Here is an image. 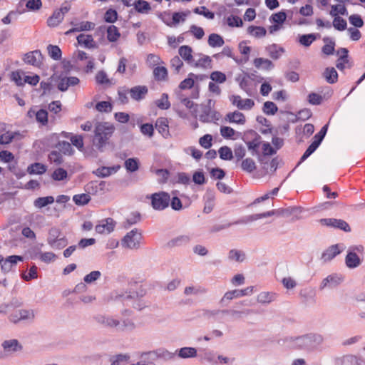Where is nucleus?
Segmentation results:
<instances>
[{
  "mask_svg": "<svg viewBox=\"0 0 365 365\" xmlns=\"http://www.w3.org/2000/svg\"><path fill=\"white\" fill-rule=\"evenodd\" d=\"M58 143H60L59 135L57 133H51L42 140L43 145L47 148H57Z\"/></svg>",
  "mask_w": 365,
  "mask_h": 365,
  "instance_id": "obj_35",
  "label": "nucleus"
},
{
  "mask_svg": "<svg viewBox=\"0 0 365 365\" xmlns=\"http://www.w3.org/2000/svg\"><path fill=\"white\" fill-rule=\"evenodd\" d=\"M262 110L266 115H272L277 112L278 108L273 102L266 101L263 105Z\"/></svg>",
  "mask_w": 365,
  "mask_h": 365,
  "instance_id": "obj_54",
  "label": "nucleus"
},
{
  "mask_svg": "<svg viewBox=\"0 0 365 365\" xmlns=\"http://www.w3.org/2000/svg\"><path fill=\"white\" fill-rule=\"evenodd\" d=\"M202 76L196 75L192 73H190L187 78L184 79L179 85V88L181 90L190 89L192 90L191 97L192 98H197L199 97V86L195 84V81L202 80Z\"/></svg>",
  "mask_w": 365,
  "mask_h": 365,
  "instance_id": "obj_5",
  "label": "nucleus"
},
{
  "mask_svg": "<svg viewBox=\"0 0 365 365\" xmlns=\"http://www.w3.org/2000/svg\"><path fill=\"white\" fill-rule=\"evenodd\" d=\"M319 222L322 225L337 228L347 232L351 231L349 224L341 219L322 218Z\"/></svg>",
  "mask_w": 365,
  "mask_h": 365,
  "instance_id": "obj_10",
  "label": "nucleus"
},
{
  "mask_svg": "<svg viewBox=\"0 0 365 365\" xmlns=\"http://www.w3.org/2000/svg\"><path fill=\"white\" fill-rule=\"evenodd\" d=\"M135 9L140 13H147L150 10V4L144 0H138L134 3Z\"/></svg>",
  "mask_w": 365,
  "mask_h": 365,
  "instance_id": "obj_57",
  "label": "nucleus"
},
{
  "mask_svg": "<svg viewBox=\"0 0 365 365\" xmlns=\"http://www.w3.org/2000/svg\"><path fill=\"white\" fill-rule=\"evenodd\" d=\"M274 213H275L274 210H271V211H268V212H263V213L248 215V216L244 217L243 218L240 219L236 223L246 224L250 222L255 221V220H257L261 218L270 217V216L274 215Z\"/></svg>",
  "mask_w": 365,
  "mask_h": 365,
  "instance_id": "obj_26",
  "label": "nucleus"
},
{
  "mask_svg": "<svg viewBox=\"0 0 365 365\" xmlns=\"http://www.w3.org/2000/svg\"><path fill=\"white\" fill-rule=\"evenodd\" d=\"M276 294L273 292H264L257 296V301L262 304L269 303L274 300Z\"/></svg>",
  "mask_w": 365,
  "mask_h": 365,
  "instance_id": "obj_50",
  "label": "nucleus"
},
{
  "mask_svg": "<svg viewBox=\"0 0 365 365\" xmlns=\"http://www.w3.org/2000/svg\"><path fill=\"white\" fill-rule=\"evenodd\" d=\"M119 37L120 33L118 28L115 26H110L107 30L108 39L111 42H114L116 41Z\"/></svg>",
  "mask_w": 365,
  "mask_h": 365,
  "instance_id": "obj_59",
  "label": "nucleus"
},
{
  "mask_svg": "<svg viewBox=\"0 0 365 365\" xmlns=\"http://www.w3.org/2000/svg\"><path fill=\"white\" fill-rule=\"evenodd\" d=\"M67 177V171L61 168L56 169L51 175V178L56 181L63 180L66 179Z\"/></svg>",
  "mask_w": 365,
  "mask_h": 365,
  "instance_id": "obj_61",
  "label": "nucleus"
},
{
  "mask_svg": "<svg viewBox=\"0 0 365 365\" xmlns=\"http://www.w3.org/2000/svg\"><path fill=\"white\" fill-rule=\"evenodd\" d=\"M115 223L112 218H106L101 220L96 226V232L99 234H110L114 230Z\"/></svg>",
  "mask_w": 365,
  "mask_h": 365,
  "instance_id": "obj_13",
  "label": "nucleus"
},
{
  "mask_svg": "<svg viewBox=\"0 0 365 365\" xmlns=\"http://www.w3.org/2000/svg\"><path fill=\"white\" fill-rule=\"evenodd\" d=\"M125 168L129 172H135L139 168V160L138 158H128L125 161Z\"/></svg>",
  "mask_w": 365,
  "mask_h": 365,
  "instance_id": "obj_53",
  "label": "nucleus"
},
{
  "mask_svg": "<svg viewBox=\"0 0 365 365\" xmlns=\"http://www.w3.org/2000/svg\"><path fill=\"white\" fill-rule=\"evenodd\" d=\"M220 134L224 138L226 139H236L237 138L235 137V135L238 133L231 127L221 126Z\"/></svg>",
  "mask_w": 365,
  "mask_h": 365,
  "instance_id": "obj_48",
  "label": "nucleus"
},
{
  "mask_svg": "<svg viewBox=\"0 0 365 365\" xmlns=\"http://www.w3.org/2000/svg\"><path fill=\"white\" fill-rule=\"evenodd\" d=\"M150 200L151 206L155 210H163L169 206L170 196L165 192H155L148 197Z\"/></svg>",
  "mask_w": 365,
  "mask_h": 365,
  "instance_id": "obj_4",
  "label": "nucleus"
},
{
  "mask_svg": "<svg viewBox=\"0 0 365 365\" xmlns=\"http://www.w3.org/2000/svg\"><path fill=\"white\" fill-rule=\"evenodd\" d=\"M25 74L21 71H15L11 73V78L17 86H23L25 83Z\"/></svg>",
  "mask_w": 365,
  "mask_h": 365,
  "instance_id": "obj_51",
  "label": "nucleus"
},
{
  "mask_svg": "<svg viewBox=\"0 0 365 365\" xmlns=\"http://www.w3.org/2000/svg\"><path fill=\"white\" fill-rule=\"evenodd\" d=\"M265 51L268 56L274 59H279L284 53V48L277 43H272L265 47Z\"/></svg>",
  "mask_w": 365,
  "mask_h": 365,
  "instance_id": "obj_21",
  "label": "nucleus"
},
{
  "mask_svg": "<svg viewBox=\"0 0 365 365\" xmlns=\"http://www.w3.org/2000/svg\"><path fill=\"white\" fill-rule=\"evenodd\" d=\"M323 41L325 44L322 48V52L326 55L333 54L335 48V42L328 37L324 38Z\"/></svg>",
  "mask_w": 365,
  "mask_h": 365,
  "instance_id": "obj_44",
  "label": "nucleus"
},
{
  "mask_svg": "<svg viewBox=\"0 0 365 365\" xmlns=\"http://www.w3.org/2000/svg\"><path fill=\"white\" fill-rule=\"evenodd\" d=\"M153 76L156 81H165L168 78V70L164 66H156L153 69Z\"/></svg>",
  "mask_w": 365,
  "mask_h": 365,
  "instance_id": "obj_41",
  "label": "nucleus"
},
{
  "mask_svg": "<svg viewBox=\"0 0 365 365\" xmlns=\"http://www.w3.org/2000/svg\"><path fill=\"white\" fill-rule=\"evenodd\" d=\"M253 135V139L252 140L246 141V144L249 150L257 151L262 143L261 137L256 133H254Z\"/></svg>",
  "mask_w": 365,
  "mask_h": 365,
  "instance_id": "obj_46",
  "label": "nucleus"
},
{
  "mask_svg": "<svg viewBox=\"0 0 365 365\" xmlns=\"http://www.w3.org/2000/svg\"><path fill=\"white\" fill-rule=\"evenodd\" d=\"M47 242L52 248L58 250L67 245L66 238L62 235L61 230L56 227L49 230Z\"/></svg>",
  "mask_w": 365,
  "mask_h": 365,
  "instance_id": "obj_3",
  "label": "nucleus"
},
{
  "mask_svg": "<svg viewBox=\"0 0 365 365\" xmlns=\"http://www.w3.org/2000/svg\"><path fill=\"white\" fill-rule=\"evenodd\" d=\"M208 44L212 48L221 47L224 45L223 38L217 34H212L208 37Z\"/></svg>",
  "mask_w": 365,
  "mask_h": 365,
  "instance_id": "obj_39",
  "label": "nucleus"
},
{
  "mask_svg": "<svg viewBox=\"0 0 365 365\" xmlns=\"http://www.w3.org/2000/svg\"><path fill=\"white\" fill-rule=\"evenodd\" d=\"M253 289V287H248L243 289H235L228 291L221 299L220 303L222 304H226L227 302H229L235 298H239L243 296L249 295L252 293Z\"/></svg>",
  "mask_w": 365,
  "mask_h": 365,
  "instance_id": "obj_9",
  "label": "nucleus"
},
{
  "mask_svg": "<svg viewBox=\"0 0 365 365\" xmlns=\"http://www.w3.org/2000/svg\"><path fill=\"white\" fill-rule=\"evenodd\" d=\"M225 120L230 123H236L238 125H244L246 123L245 115L240 111L227 113Z\"/></svg>",
  "mask_w": 365,
  "mask_h": 365,
  "instance_id": "obj_20",
  "label": "nucleus"
},
{
  "mask_svg": "<svg viewBox=\"0 0 365 365\" xmlns=\"http://www.w3.org/2000/svg\"><path fill=\"white\" fill-rule=\"evenodd\" d=\"M63 18L61 12H58L56 10L53 13L52 16L48 19L47 24L50 27L56 26L63 21Z\"/></svg>",
  "mask_w": 365,
  "mask_h": 365,
  "instance_id": "obj_42",
  "label": "nucleus"
},
{
  "mask_svg": "<svg viewBox=\"0 0 365 365\" xmlns=\"http://www.w3.org/2000/svg\"><path fill=\"white\" fill-rule=\"evenodd\" d=\"M240 87L246 92V93L251 96L254 93V88H253V80L250 78L249 76H244L240 82Z\"/></svg>",
  "mask_w": 365,
  "mask_h": 365,
  "instance_id": "obj_32",
  "label": "nucleus"
},
{
  "mask_svg": "<svg viewBox=\"0 0 365 365\" xmlns=\"http://www.w3.org/2000/svg\"><path fill=\"white\" fill-rule=\"evenodd\" d=\"M314 131V127L311 123H307L303 128H297L296 133L298 135L299 141H304V138H309Z\"/></svg>",
  "mask_w": 365,
  "mask_h": 365,
  "instance_id": "obj_23",
  "label": "nucleus"
},
{
  "mask_svg": "<svg viewBox=\"0 0 365 365\" xmlns=\"http://www.w3.org/2000/svg\"><path fill=\"white\" fill-rule=\"evenodd\" d=\"M287 19V15L284 11H279L278 13L274 14L271 16L269 20L271 22L274 24H278L279 25L283 24Z\"/></svg>",
  "mask_w": 365,
  "mask_h": 365,
  "instance_id": "obj_64",
  "label": "nucleus"
},
{
  "mask_svg": "<svg viewBox=\"0 0 365 365\" xmlns=\"http://www.w3.org/2000/svg\"><path fill=\"white\" fill-rule=\"evenodd\" d=\"M54 200L53 196L40 197L34 200V205L36 208L41 209L48 205L53 203Z\"/></svg>",
  "mask_w": 365,
  "mask_h": 365,
  "instance_id": "obj_37",
  "label": "nucleus"
},
{
  "mask_svg": "<svg viewBox=\"0 0 365 365\" xmlns=\"http://www.w3.org/2000/svg\"><path fill=\"white\" fill-rule=\"evenodd\" d=\"M155 128L164 137L169 135L168 120L166 118H160L157 119Z\"/></svg>",
  "mask_w": 365,
  "mask_h": 365,
  "instance_id": "obj_34",
  "label": "nucleus"
},
{
  "mask_svg": "<svg viewBox=\"0 0 365 365\" xmlns=\"http://www.w3.org/2000/svg\"><path fill=\"white\" fill-rule=\"evenodd\" d=\"M241 167L244 171L247 173H252L256 169L255 163L250 158H247L243 160L241 164Z\"/></svg>",
  "mask_w": 365,
  "mask_h": 365,
  "instance_id": "obj_55",
  "label": "nucleus"
},
{
  "mask_svg": "<svg viewBox=\"0 0 365 365\" xmlns=\"http://www.w3.org/2000/svg\"><path fill=\"white\" fill-rule=\"evenodd\" d=\"M155 105L162 110H167L170 107V103L168 99V95L163 93L160 98L155 101Z\"/></svg>",
  "mask_w": 365,
  "mask_h": 365,
  "instance_id": "obj_49",
  "label": "nucleus"
},
{
  "mask_svg": "<svg viewBox=\"0 0 365 365\" xmlns=\"http://www.w3.org/2000/svg\"><path fill=\"white\" fill-rule=\"evenodd\" d=\"M316 34H303L299 35L298 41L301 45L305 47H309L316 40Z\"/></svg>",
  "mask_w": 365,
  "mask_h": 365,
  "instance_id": "obj_43",
  "label": "nucleus"
},
{
  "mask_svg": "<svg viewBox=\"0 0 365 365\" xmlns=\"http://www.w3.org/2000/svg\"><path fill=\"white\" fill-rule=\"evenodd\" d=\"M98 322L106 327H116L118 330L124 331L133 327V324L129 321H123L120 322L110 317H100Z\"/></svg>",
  "mask_w": 365,
  "mask_h": 365,
  "instance_id": "obj_8",
  "label": "nucleus"
},
{
  "mask_svg": "<svg viewBox=\"0 0 365 365\" xmlns=\"http://www.w3.org/2000/svg\"><path fill=\"white\" fill-rule=\"evenodd\" d=\"M247 32L250 35L255 38L264 37L266 34V29L262 26H250L247 29Z\"/></svg>",
  "mask_w": 365,
  "mask_h": 365,
  "instance_id": "obj_40",
  "label": "nucleus"
},
{
  "mask_svg": "<svg viewBox=\"0 0 365 365\" xmlns=\"http://www.w3.org/2000/svg\"><path fill=\"white\" fill-rule=\"evenodd\" d=\"M333 26L338 31H344L346 29V21L340 16H334Z\"/></svg>",
  "mask_w": 365,
  "mask_h": 365,
  "instance_id": "obj_63",
  "label": "nucleus"
},
{
  "mask_svg": "<svg viewBox=\"0 0 365 365\" xmlns=\"http://www.w3.org/2000/svg\"><path fill=\"white\" fill-rule=\"evenodd\" d=\"M326 81L330 84L335 83L338 80V73L333 67H327L322 73Z\"/></svg>",
  "mask_w": 365,
  "mask_h": 365,
  "instance_id": "obj_33",
  "label": "nucleus"
},
{
  "mask_svg": "<svg viewBox=\"0 0 365 365\" xmlns=\"http://www.w3.org/2000/svg\"><path fill=\"white\" fill-rule=\"evenodd\" d=\"M78 43L85 48H92L96 47V43L91 35L80 34L77 36Z\"/></svg>",
  "mask_w": 365,
  "mask_h": 365,
  "instance_id": "obj_29",
  "label": "nucleus"
},
{
  "mask_svg": "<svg viewBox=\"0 0 365 365\" xmlns=\"http://www.w3.org/2000/svg\"><path fill=\"white\" fill-rule=\"evenodd\" d=\"M342 282V278L336 274H330L326 278H324L320 285V289H323L327 287H335L338 286Z\"/></svg>",
  "mask_w": 365,
  "mask_h": 365,
  "instance_id": "obj_22",
  "label": "nucleus"
},
{
  "mask_svg": "<svg viewBox=\"0 0 365 365\" xmlns=\"http://www.w3.org/2000/svg\"><path fill=\"white\" fill-rule=\"evenodd\" d=\"M19 133L7 131L0 135V144L6 145L10 143Z\"/></svg>",
  "mask_w": 365,
  "mask_h": 365,
  "instance_id": "obj_56",
  "label": "nucleus"
},
{
  "mask_svg": "<svg viewBox=\"0 0 365 365\" xmlns=\"http://www.w3.org/2000/svg\"><path fill=\"white\" fill-rule=\"evenodd\" d=\"M344 248L345 247L342 244L331 245L323 252L322 258L324 262L330 261L341 253Z\"/></svg>",
  "mask_w": 365,
  "mask_h": 365,
  "instance_id": "obj_14",
  "label": "nucleus"
},
{
  "mask_svg": "<svg viewBox=\"0 0 365 365\" xmlns=\"http://www.w3.org/2000/svg\"><path fill=\"white\" fill-rule=\"evenodd\" d=\"M119 169L120 165H114L112 167H101L93 171V173L98 177L106 178L113 173H115Z\"/></svg>",
  "mask_w": 365,
  "mask_h": 365,
  "instance_id": "obj_28",
  "label": "nucleus"
},
{
  "mask_svg": "<svg viewBox=\"0 0 365 365\" xmlns=\"http://www.w3.org/2000/svg\"><path fill=\"white\" fill-rule=\"evenodd\" d=\"M115 130V126L109 122H97L94 125L93 144L98 150H104L105 147L109 144Z\"/></svg>",
  "mask_w": 365,
  "mask_h": 365,
  "instance_id": "obj_1",
  "label": "nucleus"
},
{
  "mask_svg": "<svg viewBox=\"0 0 365 365\" xmlns=\"http://www.w3.org/2000/svg\"><path fill=\"white\" fill-rule=\"evenodd\" d=\"M228 257L231 260H235L236 262H241L245 259V253L240 250H231L229 252Z\"/></svg>",
  "mask_w": 365,
  "mask_h": 365,
  "instance_id": "obj_62",
  "label": "nucleus"
},
{
  "mask_svg": "<svg viewBox=\"0 0 365 365\" xmlns=\"http://www.w3.org/2000/svg\"><path fill=\"white\" fill-rule=\"evenodd\" d=\"M364 247L362 245L351 246L349 248L345 259V262L349 268H355L361 264V259L357 253L362 254Z\"/></svg>",
  "mask_w": 365,
  "mask_h": 365,
  "instance_id": "obj_6",
  "label": "nucleus"
},
{
  "mask_svg": "<svg viewBox=\"0 0 365 365\" xmlns=\"http://www.w3.org/2000/svg\"><path fill=\"white\" fill-rule=\"evenodd\" d=\"M336 365H364V360L355 356L347 355L336 359Z\"/></svg>",
  "mask_w": 365,
  "mask_h": 365,
  "instance_id": "obj_25",
  "label": "nucleus"
},
{
  "mask_svg": "<svg viewBox=\"0 0 365 365\" xmlns=\"http://www.w3.org/2000/svg\"><path fill=\"white\" fill-rule=\"evenodd\" d=\"M48 54L53 60H59L61 58V51L58 46L48 45L47 47Z\"/></svg>",
  "mask_w": 365,
  "mask_h": 365,
  "instance_id": "obj_58",
  "label": "nucleus"
},
{
  "mask_svg": "<svg viewBox=\"0 0 365 365\" xmlns=\"http://www.w3.org/2000/svg\"><path fill=\"white\" fill-rule=\"evenodd\" d=\"M23 257L19 255H11L4 259L1 264V270L4 272H10L19 262H22Z\"/></svg>",
  "mask_w": 365,
  "mask_h": 365,
  "instance_id": "obj_17",
  "label": "nucleus"
},
{
  "mask_svg": "<svg viewBox=\"0 0 365 365\" xmlns=\"http://www.w3.org/2000/svg\"><path fill=\"white\" fill-rule=\"evenodd\" d=\"M178 356L181 359L193 358L197 356V349L193 347H183L178 350Z\"/></svg>",
  "mask_w": 365,
  "mask_h": 365,
  "instance_id": "obj_36",
  "label": "nucleus"
},
{
  "mask_svg": "<svg viewBox=\"0 0 365 365\" xmlns=\"http://www.w3.org/2000/svg\"><path fill=\"white\" fill-rule=\"evenodd\" d=\"M323 341V337L317 334H309L296 339V344L299 348L313 349L319 346Z\"/></svg>",
  "mask_w": 365,
  "mask_h": 365,
  "instance_id": "obj_2",
  "label": "nucleus"
},
{
  "mask_svg": "<svg viewBox=\"0 0 365 365\" xmlns=\"http://www.w3.org/2000/svg\"><path fill=\"white\" fill-rule=\"evenodd\" d=\"M218 153L220 158L224 160H231L233 158V154L231 148L228 146H222L219 150Z\"/></svg>",
  "mask_w": 365,
  "mask_h": 365,
  "instance_id": "obj_52",
  "label": "nucleus"
},
{
  "mask_svg": "<svg viewBox=\"0 0 365 365\" xmlns=\"http://www.w3.org/2000/svg\"><path fill=\"white\" fill-rule=\"evenodd\" d=\"M41 53L38 50L26 53L24 58L25 63L35 66H38L41 63Z\"/></svg>",
  "mask_w": 365,
  "mask_h": 365,
  "instance_id": "obj_19",
  "label": "nucleus"
},
{
  "mask_svg": "<svg viewBox=\"0 0 365 365\" xmlns=\"http://www.w3.org/2000/svg\"><path fill=\"white\" fill-rule=\"evenodd\" d=\"M34 317V314L32 310L19 309L15 311L9 317L10 321L16 323L20 320L30 319Z\"/></svg>",
  "mask_w": 365,
  "mask_h": 365,
  "instance_id": "obj_15",
  "label": "nucleus"
},
{
  "mask_svg": "<svg viewBox=\"0 0 365 365\" xmlns=\"http://www.w3.org/2000/svg\"><path fill=\"white\" fill-rule=\"evenodd\" d=\"M31 258L33 259H39L41 261L48 264L56 260V255L51 252H38L31 255Z\"/></svg>",
  "mask_w": 365,
  "mask_h": 365,
  "instance_id": "obj_27",
  "label": "nucleus"
},
{
  "mask_svg": "<svg viewBox=\"0 0 365 365\" xmlns=\"http://www.w3.org/2000/svg\"><path fill=\"white\" fill-rule=\"evenodd\" d=\"M46 171V166L40 163H35L30 165L27 168V172L31 175H41Z\"/></svg>",
  "mask_w": 365,
  "mask_h": 365,
  "instance_id": "obj_38",
  "label": "nucleus"
},
{
  "mask_svg": "<svg viewBox=\"0 0 365 365\" xmlns=\"http://www.w3.org/2000/svg\"><path fill=\"white\" fill-rule=\"evenodd\" d=\"M253 65L257 69L269 71L274 66V63L268 58H256L253 61Z\"/></svg>",
  "mask_w": 365,
  "mask_h": 365,
  "instance_id": "obj_30",
  "label": "nucleus"
},
{
  "mask_svg": "<svg viewBox=\"0 0 365 365\" xmlns=\"http://www.w3.org/2000/svg\"><path fill=\"white\" fill-rule=\"evenodd\" d=\"M232 104L240 110H251L255 106V101L250 98L242 99L238 95H232L230 97Z\"/></svg>",
  "mask_w": 365,
  "mask_h": 365,
  "instance_id": "obj_11",
  "label": "nucleus"
},
{
  "mask_svg": "<svg viewBox=\"0 0 365 365\" xmlns=\"http://www.w3.org/2000/svg\"><path fill=\"white\" fill-rule=\"evenodd\" d=\"M143 237L138 230H133L124 237L122 244L129 249H138L140 247Z\"/></svg>",
  "mask_w": 365,
  "mask_h": 365,
  "instance_id": "obj_7",
  "label": "nucleus"
},
{
  "mask_svg": "<svg viewBox=\"0 0 365 365\" xmlns=\"http://www.w3.org/2000/svg\"><path fill=\"white\" fill-rule=\"evenodd\" d=\"M191 67L203 69L210 68L212 67V59L209 56L203 53H195V58Z\"/></svg>",
  "mask_w": 365,
  "mask_h": 365,
  "instance_id": "obj_12",
  "label": "nucleus"
},
{
  "mask_svg": "<svg viewBox=\"0 0 365 365\" xmlns=\"http://www.w3.org/2000/svg\"><path fill=\"white\" fill-rule=\"evenodd\" d=\"M148 93L146 86H135L130 90V94L133 99L139 101L143 99Z\"/></svg>",
  "mask_w": 365,
  "mask_h": 365,
  "instance_id": "obj_31",
  "label": "nucleus"
},
{
  "mask_svg": "<svg viewBox=\"0 0 365 365\" xmlns=\"http://www.w3.org/2000/svg\"><path fill=\"white\" fill-rule=\"evenodd\" d=\"M27 115L29 118L35 116L36 121L41 125H46L48 123V112L44 109H40L36 111L35 109L31 108L28 111Z\"/></svg>",
  "mask_w": 365,
  "mask_h": 365,
  "instance_id": "obj_16",
  "label": "nucleus"
},
{
  "mask_svg": "<svg viewBox=\"0 0 365 365\" xmlns=\"http://www.w3.org/2000/svg\"><path fill=\"white\" fill-rule=\"evenodd\" d=\"M57 148L64 155H71L73 153V149L71 144L66 141H60Z\"/></svg>",
  "mask_w": 365,
  "mask_h": 365,
  "instance_id": "obj_60",
  "label": "nucleus"
},
{
  "mask_svg": "<svg viewBox=\"0 0 365 365\" xmlns=\"http://www.w3.org/2000/svg\"><path fill=\"white\" fill-rule=\"evenodd\" d=\"M178 53L186 63L191 66L195 58L192 48L189 46H182L178 49Z\"/></svg>",
  "mask_w": 365,
  "mask_h": 365,
  "instance_id": "obj_18",
  "label": "nucleus"
},
{
  "mask_svg": "<svg viewBox=\"0 0 365 365\" xmlns=\"http://www.w3.org/2000/svg\"><path fill=\"white\" fill-rule=\"evenodd\" d=\"M71 24L73 26L72 29L66 32V34L73 33V32H79L83 31H91L95 27V24L91 21H81L79 23H73Z\"/></svg>",
  "mask_w": 365,
  "mask_h": 365,
  "instance_id": "obj_24",
  "label": "nucleus"
},
{
  "mask_svg": "<svg viewBox=\"0 0 365 365\" xmlns=\"http://www.w3.org/2000/svg\"><path fill=\"white\" fill-rule=\"evenodd\" d=\"M4 349L6 351H16L18 350H21L22 346L19 344L16 339H11L9 341H5L2 344Z\"/></svg>",
  "mask_w": 365,
  "mask_h": 365,
  "instance_id": "obj_45",
  "label": "nucleus"
},
{
  "mask_svg": "<svg viewBox=\"0 0 365 365\" xmlns=\"http://www.w3.org/2000/svg\"><path fill=\"white\" fill-rule=\"evenodd\" d=\"M91 199L90 195L87 193L78 194L73 197V200L75 204L81 206L88 204L91 201Z\"/></svg>",
  "mask_w": 365,
  "mask_h": 365,
  "instance_id": "obj_47",
  "label": "nucleus"
}]
</instances>
